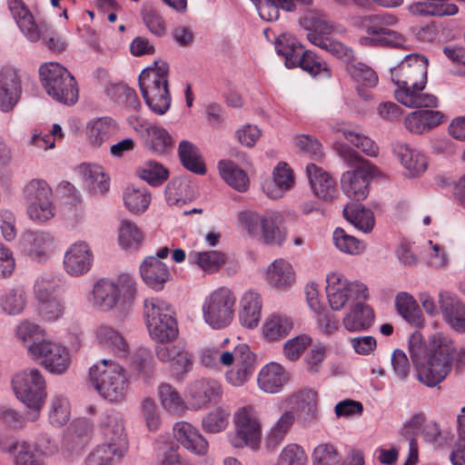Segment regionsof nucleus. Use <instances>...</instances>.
Masks as SVG:
<instances>
[{"label":"nucleus","instance_id":"1","mask_svg":"<svg viewBox=\"0 0 465 465\" xmlns=\"http://www.w3.org/2000/svg\"><path fill=\"white\" fill-rule=\"evenodd\" d=\"M409 353L416 368L417 380L428 388L442 383L453 369L455 345L443 332L432 334L424 341L420 332L409 338Z\"/></svg>","mask_w":465,"mask_h":465},{"label":"nucleus","instance_id":"2","mask_svg":"<svg viewBox=\"0 0 465 465\" xmlns=\"http://www.w3.org/2000/svg\"><path fill=\"white\" fill-rule=\"evenodd\" d=\"M89 381L95 391L111 403L125 401L129 381L123 366L112 360H102L89 369Z\"/></svg>","mask_w":465,"mask_h":465},{"label":"nucleus","instance_id":"3","mask_svg":"<svg viewBox=\"0 0 465 465\" xmlns=\"http://www.w3.org/2000/svg\"><path fill=\"white\" fill-rule=\"evenodd\" d=\"M136 293L134 278L123 275L116 282L102 279L95 282L88 301L95 311L109 312L131 305Z\"/></svg>","mask_w":465,"mask_h":465},{"label":"nucleus","instance_id":"4","mask_svg":"<svg viewBox=\"0 0 465 465\" xmlns=\"http://www.w3.org/2000/svg\"><path fill=\"white\" fill-rule=\"evenodd\" d=\"M169 65L165 62H154L142 71L139 86L148 107L159 115L164 114L171 105L167 74Z\"/></svg>","mask_w":465,"mask_h":465},{"label":"nucleus","instance_id":"5","mask_svg":"<svg viewBox=\"0 0 465 465\" xmlns=\"http://www.w3.org/2000/svg\"><path fill=\"white\" fill-rule=\"evenodd\" d=\"M12 385L16 398L28 409L27 420H36L47 397L42 372L36 368L25 369L13 377Z\"/></svg>","mask_w":465,"mask_h":465},{"label":"nucleus","instance_id":"6","mask_svg":"<svg viewBox=\"0 0 465 465\" xmlns=\"http://www.w3.org/2000/svg\"><path fill=\"white\" fill-rule=\"evenodd\" d=\"M144 318L150 337L158 343L171 342L179 333L171 305L157 298L144 300Z\"/></svg>","mask_w":465,"mask_h":465},{"label":"nucleus","instance_id":"7","mask_svg":"<svg viewBox=\"0 0 465 465\" xmlns=\"http://www.w3.org/2000/svg\"><path fill=\"white\" fill-rule=\"evenodd\" d=\"M232 431L228 435L233 448H249L256 451L260 449L262 427L257 410L252 405L238 408L232 416Z\"/></svg>","mask_w":465,"mask_h":465},{"label":"nucleus","instance_id":"8","mask_svg":"<svg viewBox=\"0 0 465 465\" xmlns=\"http://www.w3.org/2000/svg\"><path fill=\"white\" fill-rule=\"evenodd\" d=\"M40 80L46 94L54 100L73 105L78 100V88L74 77L69 71L55 62L42 64Z\"/></svg>","mask_w":465,"mask_h":465},{"label":"nucleus","instance_id":"9","mask_svg":"<svg viewBox=\"0 0 465 465\" xmlns=\"http://www.w3.org/2000/svg\"><path fill=\"white\" fill-rule=\"evenodd\" d=\"M340 154L348 164H358L353 171H347L341 175L343 193L356 201L365 199L369 194L370 181L376 173L375 166L349 147L342 146Z\"/></svg>","mask_w":465,"mask_h":465},{"label":"nucleus","instance_id":"10","mask_svg":"<svg viewBox=\"0 0 465 465\" xmlns=\"http://www.w3.org/2000/svg\"><path fill=\"white\" fill-rule=\"evenodd\" d=\"M236 298L233 292L220 287L207 295L202 304L203 322L213 330L227 328L234 318Z\"/></svg>","mask_w":465,"mask_h":465},{"label":"nucleus","instance_id":"11","mask_svg":"<svg viewBox=\"0 0 465 465\" xmlns=\"http://www.w3.org/2000/svg\"><path fill=\"white\" fill-rule=\"evenodd\" d=\"M326 292L333 311L342 310L351 299L365 301L369 298L367 286L359 282H350L341 272H330L326 278Z\"/></svg>","mask_w":465,"mask_h":465},{"label":"nucleus","instance_id":"12","mask_svg":"<svg viewBox=\"0 0 465 465\" xmlns=\"http://www.w3.org/2000/svg\"><path fill=\"white\" fill-rule=\"evenodd\" d=\"M427 59L411 54L391 70L392 82L398 86L425 87L427 83Z\"/></svg>","mask_w":465,"mask_h":465},{"label":"nucleus","instance_id":"13","mask_svg":"<svg viewBox=\"0 0 465 465\" xmlns=\"http://www.w3.org/2000/svg\"><path fill=\"white\" fill-rule=\"evenodd\" d=\"M30 355L41 360L42 366L54 375L65 373L71 364L68 349L61 343L50 340L42 341L39 347L32 345Z\"/></svg>","mask_w":465,"mask_h":465},{"label":"nucleus","instance_id":"14","mask_svg":"<svg viewBox=\"0 0 465 465\" xmlns=\"http://www.w3.org/2000/svg\"><path fill=\"white\" fill-rule=\"evenodd\" d=\"M223 388L219 381L210 378L196 379L188 383L185 390L186 409L199 411L219 401Z\"/></svg>","mask_w":465,"mask_h":465},{"label":"nucleus","instance_id":"15","mask_svg":"<svg viewBox=\"0 0 465 465\" xmlns=\"http://www.w3.org/2000/svg\"><path fill=\"white\" fill-rule=\"evenodd\" d=\"M99 427L104 442L125 452L128 451L126 420L121 411L110 409L103 412L99 418Z\"/></svg>","mask_w":465,"mask_h":465},{"label":"nucleus","instance_id":"16","mask_svg":"<svg viewBox=\"0 0 465 465\" xmlns=\"http://www.w3.org/2000/svg\"><path fill=\"white\" fill-rule=\"evenodd\" d=\"M94 253L84 241H77L69 245L64 254L63 266L67 274L74 277L87 273L94 262Z\"/></svg>","mask_w":465,"mask_h":465},{"label":"nucleus","instance_id":"17","mask_svg":"<svg viewBox=\"0 0 465 465\" xmlns=\"http://www.w3.org/2000/svg\"><path fill=\"white\" fill-rule=\"evenodd\" d=\"M25 254L36 262L47 261L56 247L54 236L45 231H28L22 237Z\"/></svg>","mask_w":465,"mask_h":465},{"label":"nucleus","instance_id":"18","mask_svg":"<svg viewBox=\"0 0 465 465\" xmlns=\"http://www.w3.org/2000/svg\"><path fill=\"white\" fill-rule=\"evenodd\" d=\"M317 393L311 389L300 390L279 401V409H288L296 411L304 421L310 422L317 414Z\"/></svg>","mask_w":465,"mask_h":465},{"label":"nucleus","instance_id":"19","mask_svg":"<svg viewBox=\"0 0 465 465\" xmlns=\"http://www.w3.org/2000/svg\"><path fill=\"white\" fill-rule=\"evenodd\" d=\"M301 24L309 31L307 34L309 42L326 51L328 43L331 40L327 35L332 33L334 26L325 15L312 11L303 17Z\"/></svg>","mask_w":465,"mask_h":465},{"label":"nucleus","instance_id":"20","mask_svg":"<svg viewBox=\"0 0 465 465\" xmlns=\"http://www.w3.org/2000/svg\"><path fill=\"white\" fill-rule=\"evenodd\" d=\"M301 24L309 31L307 34L309 42L326 51L328 43L331 40L327 35L332 33L334 26L325 15L312 11L303 17Z\"/></svg>","mask_w":465,"mask_h":465},{"label":"nucleus","instance_id":"21","mask_svg":"<svg viewBox=\"0 0 465 465\" xmlns=\"http://www.w3.org/2000/svg\"><path fill=\"white\" fill-rule=\"evenodd\" d=\"M22 93V85L17 72L12 68L0 71V110L7 113L14 109Z\"/></svg>","mask_w":465,"mask_h":465},{"label":"nucleus","instance_id":"22","mask_svg":"<svg viewBox=\"0 0 465 465\" xmlns=\"http://www.w3.org/2000/svg\"><path fill=\"white\" fill-rule=\"evenodd\" d=\"M439 305L445 322L455 331L465 333V304L457 296L440 292Z\"/></svg>","mask_w":465,"mask_h":465},{"label":"nucleus","instance_id":"23","mask_svg":"<svg viewBox=\"0 0 465 465\" xmlns=\"http://www.w3.org/2000/svg\"><path fill=\"white\" fill-rule=\"evenodd\" d=\"M140 274L143 282L154 291L163 290L172 277L169 267L155 256H148L143 261Z\"/></svg>","mask_w":465,"mask_h":465},{"label":"nucleus","instance_id":"24","mask_svg":"<svg viewBox=\"0 0 465 465\" xmlns=\"http://www.w3.org/2000/svg\"><path fill=\"white\" fill-rule=\"evenodd\" d=\"M173 435L176 440L189 451L197 455L207 453V440L192 424L186 421L176 422L173 426Z\"/></svg>","mask_w":465,"mask_h":465},{"label":"nucleus","instance_id":"25","mask_svg":"<svg viewBox=\"0 0 465 465\" xmlns=\"http://www.w3.org/2000/svg\"><path fill=\"white\" fill-rule=\"evenodd\" d=\"M288 381V373L276 362H270L264 365L259 371L257 377L259 389L269 394H275L282 391Z\"/></svg>","mask_w":465,"mask_h":465},{"label":"nucleus","instance_id":"26","mask_svg":"<svg viewBox=\"0 0 465 465\" xmlns=\"http://www.w3.org/2000/svg\"><path fill=\"white\" fill-rule=\"evenodd\" d=\"M359 43L366 46L387 45L404 48L407 45V39L396 31L374 25L368 26L366 35L361 36Z\"/></svg>","mask_w":465,"mask_h":465},{"label":"nucleus","instance_id":"27","mask_svg":"<svg viewBox=\"0 0 465 465\" xmlns=\"http://www.w3.org/2000/svg\"><path fill=\"white\" fill-rule=\"evenodd\" d=\"M164 194L169 205L182 206L196 198V184L186 177H174L168 183Z\"/></svg>","mask_w":465,"mask_h":465},{"label":"nucleus","instance_id":"28","mask_svg":"<svg viewBox=\"0 0 465 465\" xmlns=\"http://www.w3.org/2000/svg\"><path fill=\"white\" fill-rule=\"evenodd\" d=\"M443 118L444 115L440 111L417 110L405 117L404 125L410 133L422 134L440 125Z\"/></svg>","mask_w":465,"mask_h":465},{"label":"nucleus","instance_id":"29","mask_svg":"<svg viewBox=\"0 0 465 465\" xmlns=\"http://www.w3.org/2000/svg\"><path fill=\"white\" fill-rule=\"evenodd\" d=\"M394 153L405 169L406 175L415 177L426 171L427 158L419 150L409 144L400 143L394 147Z\"/></svg>","mask_w":465,"mask_h":465},{"label":"nucleus","instance_id":"30","mask_svg":"<svg viewBox=\"0 0 465 465\" xmlns=\"http://www.w3.org/2000/svg\"><path fill=\"white\" fill-rule=\"evenodd\" d=\"M119 131L117 122L108 116L97 117L91 120L86 125V137L88 142L96 147L110 140Z\"/></svg>","mask_w":465,"mask_h":465},{"label":"nucleus","instance_id":"31","mask_svg":"<svg viewBox=\"0 0 465 465\" xmlns=\"http://www.w3.org/2000/svg\"><path fill=\"white\" fill-rule=\"evenodd\" d=\"M425 87L401 86L395 90V98L401 104L410 108H436L438 98L430 94L422 93Z\"/></svg>","mask_w":465,"mask_h":465},{"label":"nucleus","instance_id":"32","mask_svg":"<svg viewBox=\"0 0 465 465\" xmlns=\"http://www.w3.org/2000/svg\"><path fill=\"white\" fill-rule=\"evenodd\" d=\"M374 322V312L367 304L358 301L342 319L343 327L351 332L368 330Z\"/></svg>","mask_w":465,"mask_h":465},{"label":"nucleus","instance_id":"33","mask_svg":"<svg viewBox=\"0 0 465 465\" xmlns=\"http://www.w3.org/2000/svg\"><path fill=\"white\" fill-rule=\"evenodd\" d=\"M410 13L422 16H451L459 12L451 0H420L408 7Z\"/></svg>","mask_w":465,"mask_h":465},{"label":"nucleus","instance_id":"34","mask_svg":"<svg viewBox=\"0 0 465 465\" xmlns=\"http://www.w3.org/2000/svg\"><path fill=\"white\" fill-rule=\"evenodd\" d=\"M294 185V176L286 163H280L274 168L273 181L263 185V191L271 199L282 198Z\"/></svg>","mask_w":465,"mask_h":465},{"label":"nucleus","instance_id":"35","mask_svg":"<svg viewBox=\"0 0 465 465\" xmlns=\"http://www.w3.org/2000/svg\"><path fill=\"white\" fill-rule=\"evenodd\" d=\"M306 173L313 193L320 198H333L336 187L332 177L314 163L308 164Z\"/></svg>","mask_w":465,"mask_h":465},{"label":"nucleus","instance_id":"36","mask_svg":"<svg viewBox=\"0 0 465 465\" xmlns=\"http://www.w3.org/2000/svg\"><path fill=\"white\" fill-rule=\"evenodd\" d=\"M283 215L280 212H269L262 216L261 233L264 243L282 245L286 240V232L280 225Z\"/></svg>","mask_w":465,"mask_h":465},{"label":"nucleus","instance_id":"37","mask_svg":"<svg viewBox=\"0 0 465 465\" xmlns=\"http://www.w3.org/2000/svg\"><path fill=\"white\" fill-rule=\"evenodd\" d=\"M280 410L282 411V415L265 437V447L271 451L275 450L282 443L295 421V415L292 411L288 409Z\"/></svg>","mask_w":465,"mask_h":465},{"label":"nucleus","instance_id":"38","mask_svg":"<svg viewBox=\"0 0 465 465\" xmlns=\"http://www.w3.org/2000/svg\"><path fill=\"white\" fill-rule=\"evenodd\" d=\"M95 337L99 344L113 351L115 354L124 357L128 353L129 345L122 333L108 324H101L95 330Z\"/></svg>","mask_w":465,"mask_h":465},{"label":"nucleus","instance_id":"39","mask_svg":"<svg viewBox=\"0 0 465 465\" xmlns=\"http://www.w3.org/2000/svg\"><path fill=\"white\" fill-rule=\"evenodd\" d=\"M239 319L242 325L247 328L257 326L261 318L262 299L259 293L248 291L242 296Z\"/></svg>","mask_w":465,"mask_h":465},{"label":"nucleus","instance_id":"40","mask_svg":"<svg viewBox=\"0 0 465 465\" xmlns=\"http://www.w3.org/2000/svg\"><path fill=\"white\" fill-rule=\"evenodd\" d=\"M268 282L278 289H288L295 282V272L292 265L283 260L277 259L272 262L267 270Z\"/></svg>","mask_w":465,"mask_h":465},{"label":"nucleus","instance_id":"41","mask_svg":"<svg viewBox=\"0 0 465 465\" xmlns=\"http://www.w3.org/2000/svg\"><path fill=\"white\" fill-rule=\"evenodd\" d=\"M275 49L278 54L285 58L287 67H298L302 63L305 51L296 38L282 35L275 42Z\"/></svg>","mask_w":465,"mask_h":465},{"label":"nucleus","instance_id":"42","mask_svg":"<svg viewBox=\"0 0 465 465\" xmlns=\"http://www.w3.org/2000/svg\"><path fill=\"white\" fill-rule=\"evenodd\" d=\"M126 453L103 441L88 452L81 465H114L116 460L124 457Z\"/></svg>","mask_w":465,"mask_h":465},{"label":"nucleus","instance_id":"43","mask_svg":"<svg viewBox=\"0 0 465 465\" xmlns=\"http://www.w3.org/2000/svg\"><path fill=\"white\" fill-rule=\"evenodd\" d=\"M344 218L360 231L367 233L372 231L375 219L372 211L358 203H350L343 208Z\"/></svg>","mask_w":465,"mask_h":465},{"label":"nucleus","instance_id":"44","mask_svg":"<svg viewBox=\"0 0 465 465\" xmlns=\"http://www.w3.org/2000/svg\"><path fill=\"white\" fill-rule=\"evenodd\" d=\"M398 313L409 323L415 327L423 324L422 312L416 300L408 292H400L395 298Z\"/></svg>","mask_w":465,"mask_h":465},{"label":"nucleus","instance_id":"45","mask_svg":"<svg viewBox=\"0 0 465 465\" xmlns=\"http://www.w3.org/2000/svg\"><path fill=\"white\" fill-rule=\"evenodd\" d=\"M292 320L281 314H273L267 318L262 326V334L266 340L276 341L285 338L293 329Z\"/></svg>","mask_w":465,"mask_h":465},{"label":"nucleus","instance_id":"46","mask_svg":"<svg viewBox=\"0 0 465 465\" xmlns=\"http://www.w3.org/2000/svg\"><path fill=\"white\" fill-rule=\"evenodd\" d=\"M222 178L233 189L244 192L249 187V178L245 171L231 161H221L218 163Z\"/></svg>","mask_w":465,"mask_h":465},{"label":"nucleus","instance_id":"47","mask_svg":"<svg viewBox=\"0 0 465 465\" xmlns=\"http://www.w3.org/2000/svg\"><path fill=\"white\" fill-rule=\"evenodd\" d=\"M71 417V405L68 398L61 393L54 394L49 401L48 419L54 427H63Z\"/></svg>","mask_w":465,"mask_h":465},{"label":"nucleus","instance_id":"48","mask_svg":"<svg viewBox=\"0 0 465 465\" xmlns=\"http://www.w3.org/2000/svg\"><path fill=\"white\" fill-rule=\"evenodd\" d=\"M188 260L191 264L197 265L203 272L213 273L225 263L226 256L219 251L192 252Z\"/></svg>","mask_w":465,"mask_h":465},{"label":"nucleus","instance_id":"49","mask_svg":"<svg viewBox=\"0 0 465 465\" xmlns=\"http://www.w3.org/2000/svg\"><path fill=\"white\" fill-rule=\"evenodd\" d=\"M26 292L21 286L5 290L0 295V307L8 315L20 314L26 306Z\"/></svg>","mask_w":465,"mask_h":465},{"label":"nucleus","instance_id":"50","mask_svg":"<svg viewBox=\"0 0 465 465\" xmlns=\"http://www.w3.org/2000/svg\"><path fill=\"white\" fill-rule=\"evenodd\" d=\"M61 290L60 277L52 272L42 273L34 284V293L38 302L58 296Z\"/></svg>","mask_w":465,"mask_h":465},{"label":"nucleus","instance_id":"51","mask_svg":"<svg viewBox=\"0 0 465 465\" xmlns=\"http://www.w3.org/2000/svg\"><path fill=\"white\" fill-rule=\"evenodd\" d=\"M146 143L149 149L155 154H164L173 145V140L168 131L162 126L149 124L146 127Z\"/></svg>","mask_w":465,"mask_h":465},{"label":"nucleus","instance_id":"52","mask_svg":"<svg viewBox=\"0 0 465 465\" xmlns=\"http://www.w3.org/2000/svg\"><path fill=\"white\" fill-rule=\"evenodd\" d=\"M178 155L183 165L192 173L204 174L205 165L201 159L198 148L189 141H182L178 147Z\"/></svg>","mask_w":465,"mask_h":465},{"label":"nucleus","instance_id":"53","mask_svg":"<svg viewBox=\"0 0 465 465\" xmlns=\"http://www.w3.org/2000/svg\"><path fill=\"white\" fill-rule=\"evenodd\" d=\"M84 183L87 189L94 193H104L109 189V177L102 166L84 164L83 166Z\"/></svg>","mask_w":465,"mask_h":465},{"label":"nucleus","instance_id":"54","mask_svg":"<svg viewBox=\"0 0 465 465\" xmlns=\"http://www.w3.org/2000/svg\"><path fill=\"white\" fill-rule=\"evenodd\" d=\"M4 450L14 455L13 465H43L25 440H11L5 444Z\"/></svg>","mask_w":465,"mask_h":465},{"label":"nucleus","instance_id":"55","mask_svg":"<svg viewBox=\"0 0 465 465\" xmlns=\"http://www.w3.org/2000/svg\"><path fill=\"white\" fill-rule=\"evenodd\" d=\"M158 396L163 408L170 413H181L186 409V401L179 391L168 383H161L158 387Z\"/></svg>","mask_w":465,"mask_h":465},{"label":"nucleus","instance_id":"56","mask_svg":"<svg viewBox=\"0 0 465 465\" xmlns=\"http://www.w3.org/2000/svg\"><path fill=\"white\" fill-rule=\"evenodd\" d=\"M15 337L24 343L29 353L32 345L39 347L42 341H47L45 339V333L41 327L27 320L17 325Z\"/></svg>","mask_w":465,"mask_h":465},{"label":"nucleus","instance_id":"57","mask_svg":"<svg viewBox=\"0 0 465 465\" xmlns=\"http://www.w3.org/2000/svg\"><path fill=\"white\" fill-rule=\"evenodd\" d=\"M229 417L227 406H217L203 417L202 427L208 433H219L227 428Z\"/></svg>","mask_w":465,"mask_h":465},{"label":"nucleus","instance_id":"58","mask_svg":"<svg viewBox=\"0 0 465 465\" xmlns=\"http://www.w3.org/2000/svg\"><path fill=\"white\" fill-rule=\"evenodd\" d=\"M255 6L260 17L267 22L278 20L280 8L287 12H293L296 9L292 0H260Z\"/></svg>","mask_w":465,"mask_h":465},{"label":"nucleus","instance_id":"59","mask_svg":"<svg viewBox=\"0 0 465 465\" xmlns=\"http://www.w3.org/2000/svg\"><path fill=\"white\" fill-rule=\"evenodd\" d=\"M119 244L128 251L137 250L143 243V235L135 223L123 220L119 229Z\"/></svg>","mask_w":465,"mask_h":465},{"label":"nucleus","instance_id":"60","mask_svg":"<svg viewBox=\"0 0 465 465\" xmlns=\"http://www.w3.org/2000/svg\"><path fill=\"white\" fill-rule=\"evenodd\" d=\"M23 197L27 203L53 199V191L43 179H32L23 189Z\"/></svg>","mask_w":465,"mask_h":465},{"label":"nucleus","instance_id":"61","mask_svg":"<svg viewBox=\"0 0 465 465\" xmlns=\"http://www.w3.org/2000/svg\"><path fill=\"white\" fill-rule=\"evenodd\" d=\"M15 22L24 36L33 43L41 39L47 25L42 20H36L30 11L16 18Z\"/></svg>","mask_w":465,"mask_h":465},{"label":"nucleus","instance_id":"62","mask_svg":"<svg viewBox=\"0 0 465 465\" xmlns=\"http://www.w3.org/2000/svg\"><path fill=\"white\" fill-rule=\"evenodd\" d=\"M332 240L335 247L347 254L357 255L365 250L363 242L348 234L342 228H336L334 230Z\"/></svg>","mask_w":465,"mask_h":465},{"label":"nucleus","instance_id":"63","mask_svg":"<svg viewBox=\"0 0 465 465\" xmlns=\"http://www.w3.org/2000/svg\"><path fill=\"white\" fill-rule=\"evenodd\" d=\"M124 201L130 212H144L151 202V194L145 188L129 187L124 193Z\"/></svg>","mask_w":465,"mask_h":465},{"label":"nucleus","instance_id":"64","mask_svg":"<svg viewBox=\"0 0 465 465\" xmlns=\"http://www.w3.org/2000/svg\"><path fill=\"white\" fill-rule=\"evenodd\" d=\"M141 15L143 24L153 35L161 37L166 34V23L155 7L144 5Z\"/></svg>","mask_w":465,"mask_h":465}]
</instances>
